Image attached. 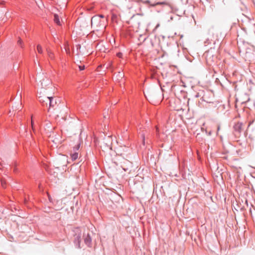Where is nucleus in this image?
I'll return each mask as SVG.
<instances>
[{"label": "nucleus", "instance_id": "1", "mask_svg": "<svg viewBox=\"0 0 255 255\" xmlns=\"http://www.w3.org/2000/svg\"><path fill=\"white\" fill-rule=\"evenodd\" d=\"M77 233L74 235L75 237L74 244L78 249H81L80 243L81 241V232L78 229H76Z\"/></svg>", "mask_w": 255, "mask_h": 255}, {"label": "nucleus", "instance_id": "2", "mask_svg": "<svg viewBox=\"0 0 255 255\" xmlns=\"http://www.w3.org/2000/svg\"><path fill=\"white\" fill-rule=\"evenodd\" d=\"M204 56L206 58L207 63L209 65H211L216 58L209 51L206 52L204 54Z\"/></svg>", "mask_w": 255, "mask_h": 255}, {"label": "nucleus", "instance_id": "3", "mask_svg": "<svg viewBox=\"0 0 255 255\" xmlns=\"http://www.w3.org/2000/svg\"><path fill=\"white\" fill-rule=\"evenodd\" d=\"M45 99L46 102H48L50 107L54 108L57 103V101L59 102V100L57 99H54L52 97H45Z\"/></svg>", "mask_w": 255, "mask_h": 255}, {"label": "nucleus", "instance_id": "4", "mask_svg": "<svg viewBox=\"0 0 255 255\" xmlns=\"http://www.w3.org/2000/svg\"><path fill=\"white\" fill-rule=\"evenodd\" d=\"M243 123L238 122L236 123L233 127L234 130L238 133H241V132L243 131Z\"/></svg>", "mask_w": 255, "mask_h": 255}, {"label": "nucleus", "instance_id": "5", "mask_svg": "<svg viewBox=\"0 0 255 255\" xmlns=\"http://www.w3.org/2000/svg\"><path fill=\"white\" fill-rule=\"evenodd\" d=\"M207 37H209L211 40H213V42H215V40L217 39V36L215 35L213 29H210L207 33Z\"/></svg>", "mask_w": 255, "mask_h": 255}, {"label": "nucleus", "instance_id": "6", "mask_svg": "<svg viewBox=\"0 0 255 255\" xmlns=\"http://www.w3.org/2000/svg\"><path fill=\"white\" fill-rule=\"evenodd\" d=\"M83 237L84 238V242L85 244L88 247H91L92 238L90 235L89 234L86 235H84Z\"/></svg>", "mask_w": 255, "mask_h": 255}, {"label": "nucleus", "instance_id": "7", "mask_svg": "<svg viewBox=\"0 0 255 255\" xmlns=\"http://www.w3.org/2000/svg\"><path fill=\"white\" fill-rule=\"evenodd\" d=\"M91 22L92 25H95L97 26L101 22V19H100L99 16L95 15L92 17Z\"/></svg>", "mask_w": 255, "mask_h": 255}, {"label": "nucleus", "instance_id": "8", "mask_svg": "<svg viewBox=\"0 0 255 255\" xmlns=\"http://www.w3.org/2000/svg\"><path fill=\"white\" fill-rule=\"evenodd\" d=\"M122 163L123 165L121 166L125 171H126L128 167L131 166L132 164V163L128 160H124Z\"/></svg>", "mask_w": 255, "mask_h": 255}, {"label": "nucleus", "instance_id": "9", "mask_svg": "<svg viewBox=\"0 0 255 255\" xmlns=\"http://www.w3.org/2000/svg\"><path fill=\"white\" fill-rule=\"evenodd\" d=\"M70 156L72 160H76L78 157V152H74L70 153Z\"/></svg>", "mask_w": 255, "mask_h": 255}, {"label": "nucleus", "instance_id": "10", "mask_svg": "<svg viewBox=\"0 0 255 255\" xmlns=\"http://www.w3.org/2000/svg\"><path fill=\"white\" fill-rule=\"evenodd\" d=\"M54 21L58 25L61 24L59 16L57 14L54 15Z\"/></svg>", "mask_w": 255, "mask_h": 255}, {"label": "nucleus", "instance_id": "11", "mask_svg": "<svg viewBox=\"0 0 255 255\" xmlns=\"http://www.w3.org/2000/svg\"><path fill=\"white\" fill-rule=\"evenodd\" d=\"M76 50H77V54H83L84 52L83 51H81V48H82V46L80 44H77L76 45Z\"/></svg>", "mask_w": 255, "mask_h": 255}, {"label": "nucleus", "instance_id": "12", "mask_svg": "<svg viewBox=\"0 0 255 255\" xmlns=\"http://www.w3.org/2000/svg\"><path fill=\"white\" fill-rule=\"evenodd\" d=\"M46 96H40L38 97V100L40 102L42 103L43 104H44L45 103L46 105H47L48 102H46L45 97Z\"/></svg>", "mask_w": 255, "mask_h": 255}, {"label": "nucleus", "instance_id": "13", "mask_svg": "<svg viewBox=\"0 0 255 255\" xmlns=\"http://www.w3.org/2000/svg\"><path fill=\"white\" fill-rule=\"evenodd\" d=\"M116 77L118 80L122 79L124 77V74L122 72H119Z\"/></svg>", "mask_w": 255, "mask_h": 255}, {"label": "nucleus", "instance_id": "14", "mask_svg": "<svg viewBox=\"0 0 255 255\" xmlns=\"http://www.w3.org/2000/svg\"><path fill=\"white\" fill-rule=\"evenodd\" d=\"M167 3L166 2H157L155 3H153L151 4V6L154 7L156 5H162V4H167Z\"/></svg>", "mask_w": 255, "mask_h": 255}, {"label": "nucleus", "instance_id": "15", "mask_svg": "<svg viewBox=\"0 0 255 255\" xmlns=\"http://www.w3.org/2000/svg\"><path fill=\"white\" fill-rule=\"evenodd\" d=\"M212 42H213V40H211L209 38V37H207L206 38L205 41H204L205 44L208 45L209 44H211Z\"/></svg>", "mask_w": 255, "mask_h": 255}, {"label": "nucleus", "instance_id": "16", "mask_svg": "<svg viewBox=\"0 0 255 255\" xmlns=\"http://www.w3.org/2000/svg\"><path fill=\"white\" fill-rule=\"evenodd\" d=\"M154 94L155 95V98H157L158 97H160V95L162 94L161 93V92L159 90H157V91H155L154 92Z\"/></svg>", "mask_w": 255, "mask_h": 255}, {"label": "nucleus", "instance_id": "17", "mask_svg": "<svg viewBox=\"0 0 255 255\" xmlns=\"http://www.w3.org/2000/svg\"><path fill=\"white\" fill-rule=\"evenodd\" d=\"M147 37L143 36L142 35H140L138 40L140 41H142V42H144L146 39Z\"/></svg>", "mask_w": 255, "mask_h": 255}, {"label": "nucleus", "instance_id": "18", "mask_svg": "<svg viewBox=\"0 0 255 255\" xmlns=\"http://www.w3.org/2000/svg\"><path fill=\"white\" fill-rule=\"evenodd\" d=\"M147 94H148V98H147V97L145 94H144V95H145V97H146V98H147V99L148 100H152L154 98L153 96H152L151 94H150V93H148L147 92Z\"/></svg>", "mask_w": 255, "mask_h": 255}, {"label": "nucleus", "instance_id": "19", "mask_svg": "<svg viewBox=\"0 0 255 255\" xmlns=\"http://www.w3.org/2000/svg\"><path fill=\"white\" fill-rule=\"evenodd\" d=\"M80 147V143H78L75 145L73 147L74 148V150H78Z\"/></svg>", "mask_w": 255, "mask_h": 255}, {"label": "nucleus", "instance_id": "20", "mask_svg": "<svg viewBox=\"0 0 255 255\" xmlns=\"http://www.w3.org/2000/svg\"><path fill=\"white\" fill-rule=\"evenodd\" d=\"M37 51L39 53H41L42 52V48L39 45H38L37 46Z\"/></svg>", "mask_w": 255, "mask_h": 255}, {"label": "nucleus", "instance_id": "21", "mask_svg": "<svg viewBox=\"0 0 255 255\" xmlns=\"http://www.w3.org/2000/svg\"><path fill=\"white\" fill-rule=\"evenodd\" d=\"M85 68V66L84 65L79 66V69L80 71H82V70H84Z\"/></svg>", "mask_w": 255, "mask_h": 255}, {"label": "nucleus", "instance_id": "22", "mask_svg": "<svg viewBox=\"0 0 255 255\" xmlns=\"http://www.w3.org/2000/svg\"><path fill=\"white\" fill-rule=\"evenodd\" d=\"M143 3L144 4H150V6H151V4H152V3H150V1L149 0H146L145 1H143Z\"/></svg>", "mask_w": 255, "mask_h": 255}, {"label": "nucleus", "instance_id": "23", "mask_svg": "<svg viewBox=\"0 0 255 255\" xmlns=\"http://www.w3.org/2000/svg\"><path fill=\"white\" fill-rule=\"evenodd\" d=\"M21 43H22V41H21V39H20V38H19V40H18V41H17V44H18L19 45H20V46L22 47V46H21Z\"/></svg>", "mask_w": 255, "mask_h": 255}, {"label": "nucleus", "instance_id": "24", "mask_svg": "<svg viewBox=\"0 0 255 255\" xmlns=\"http://www.w3.org/2000/svg\"><path fill=\"white\" fill-rule=\"evenodd\" d=\"M96 16H98L99 17V18L100 19H101V18H104V15H103V14H99V15H97Z\"/></svg>", "mask_w": 255, "mask_h": 255}, {"label": "nucleus", "instance_id": "25", "mask_svg": "<svg viewBox=\"0 0 255 255\" xmlns=\"http://www.w3.org/2000/svg\"><path fill=\"white\" fill-rule=\"evenodd\" d=\"M108 147H109L110 149H111V143H110L109 144L106 143Z\"/></svg>", "mask_w": 255, "mask_h": 255}, {"label": "nucleus", "instance_id": "26", "mask_svg": "<svg viewBox=\"0 0 255 255\" xmlns=\"http://www.w3.org/2000/svg\"><path fill=\"white\" fill-rule=\"evenodd\" d=\"M220 129V125H218V127H217V133H218Z\"/></svg>", "mask_w": 255, "mask_h": 255}, {"label": "nucleus", "instance_id": "27", "mask_svg": "<svg viewBox=\"0 0 255 255\" xmlns=\"http://www.w3.org/2000/svg\"><path fill=\"white\" fill-rule=\"evenodd\" d=\"M1 184H2V186L3 187H5V186H4L5 183L2 181H1Z\"/></svg>", "mask_w": 255, "mask_h": 255}, {"label": "nucleus", "instance_id": "28", "mask_svg": "<svg viewBox=\"0 0 255 255\" xmlns=\"http://www.w3.org/2000/svg\"><path fill=\"white\" fill-rule=\"evenodd\" d=\"M89 154H92L93 156L94 155L93 153V152L91 150H90Z\"/></svg>", "mask_w": 255, "mask_h": 255}, {"label": "nucleus", "instance_id": "29", "mask_svg": "<svg viewBox=\"0 0 255 255\" xmlns=\"http://www.w3.org/2000/svg\"><path fill=\"white\" fill-rule=\"evenodd\" d=\"M199 94H196V95H195V97L196 98H198V97H199Z\"/></svg>", "mask_w": 255, "mask_h": 255}, {"label": "nucleus", "instance_id": "30", "mask_svg": "<svg viewBox=\"0 0 255 255\" xmlns=\"http://www.w3.org/2000/svg\"><path fill=\"white\" fill-rule=\"evenodd\" d=\"M78 152V150H74V148L73 147V152Z\"/></svg>", "mask_w": 255, "mask_h": 255}, {"label": "nucleus", "instance_id": "31", "mask_svg": "<svg viewBox=\"0 0 255 255\" xmlns=\"http://www.w3.org/2000/svg\"><path fill=\"white\" fill-rule=\"evenodd\" d=\"M211 134V131H210L209 132H208V135H210Z\"/></svg>", "mask_w": 255, "mask_h": 255}, {"label": "nucleus", "instance_id": "32", "mask_svg": "<svg viewBox=\"0 0 255 255\" xmlns=\"http://www.w3.org/2000/svg\"><path fill=\"white\" fill-rule=\"evenodd\" d=\"M16 107H15V110H14L13 106L12 107V109L13 111L16 110Z\"/></svg>", "mask_w": 255, "mask_h": 255}, {"label": "nucleus", "instance_id": "33", "mask_svg": "<svg viewBox=\"0 0 255 255\" xmlns=\"http://www.w3.org/2000/svg\"><path fill=\"white\" fill-rule=\"evenodd\" d=\"M30 119H31V124L32 125V115L30 116Z\"/></svg>", "mask_w": 255, "mask_h": 255}, {"label": "nucleus", "instance_id": "34", "mask_svg": "<svg viewBox=\"0 0 255 255\" xmlns=\"http://www.w3.org/2000/svg\"><path fill=\"white\" fill-rule=\"evenodd\" d=\"M111 139V137H110V136H109L108 137L107 139Z\"/></svg>", "mask_w": 255, "mask_h": 255}, {"label": "nucleus", "instance_id": "35", "mask_svg": "<svg viewBox=\"0 0 255 255\" xmlns=\"http://www.w3.org/2000/svg\"><path fill=\"white\" fill-rule=\"evenodd\" d=\"M121 54H122L121 53H118V56H120Z\"/></svg>", "mask_w": 255, "mask_h": 255}, {"label": "nucleus", "instance_id": "36", "mask_svg": "<svg viewBox=\"0 0 255 255\" xmlns=\"http://www.w3.org/2000/svg\"><path fill=\"white\" fill-rule=\"evenodd\" d=\"M21 107V105H19V108L17 109V110H19V109Z\"/></svg>", "mask_w": 255, "mask_h": 255}]
</instances>
